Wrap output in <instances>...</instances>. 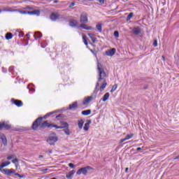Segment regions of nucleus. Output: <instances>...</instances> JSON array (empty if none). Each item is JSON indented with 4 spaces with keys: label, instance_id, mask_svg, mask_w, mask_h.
Listing matches in <instances>:
<instances>
[{
    "label": "nucleus",
    "instance_id": "obj_27",
    "mask_svg": "<svg viewBox=\"0 0 179 179\" xmlns=\"http://www.w3.org/2000/svg\"><path fill=\"white\" fill-rule=\"evenodd\" d=\"M63 131L66 135H71V130L69 129V127H65L63 129Z\"/></svg>",
    "mask_w": 179,
    "mask_h": 179
},
{
    "label": "nucleus",
    "instance_id": "obj_42",
    "mask_svg": "<svg viewBox=\"0 0 179 179\" xmlns=\"http://www.w3.org/2000/svg\"><path fill=\"white\" fill-rule=\"evenodd\" d=\"M74 6H75V1L72 2V3L69 6V8H73Z\"/></svg>",
    "mask_w": 179,
    "mask_h": 179
},
{
    "label": "nucleus",
    "instance_id": "obj_52",
    "mask_svg": "<svg viewBox=\"0 0 179 179\" xmlns=\"http://www.w3.org/2000/svg\"><path fill=\"white\" fill-rule=\"evenodd\" d=\"M177 159H179V155L176 157L174 158V160H177Z\"/></svg>",
    "mask_w": 179,
    "mask_h": 179
},
{
    "label": "nucleus",
    "instance_id": "obj_9",
    "mask_svg": "<svg viewBox=\"0 0 179 179\" xmlns=\"http://www.w3.org/2000/svg\"><path fill=\"white\" fill-rule=\"evenodd\" d=\"M115 51H116L115 48H112L110 50H106L105 54L108 57H113V55L115 54Z\"/></svg>",
    "mask_w": 179,
    "mask_h": 179
},
{
    "label": "nucleus",
    "instance_id": "obj_17",
    "mask_svg": "<svg viewBox=\"0 0 179 179\" xmlns=\"http://www.w3.org/2000/svg\"><path fill=\"white\" fill-rule=\"evenodd\" d=\"M69 26H71V27H77L78 21H76V20H72L69 22Z\"/></svg>",
    "mask_w": 179,
    "mask_h": 179
},
{
    "label": "nucleus",
    "instance_id": "obj_47",
    "mask_svg": "<svg viewBox=\"0 0 179 179\" xmlns=\"http://www.w3.org/2000/svg\"><path fill=\"white\" fill-rule=\"evenodd\" d=\"M24 9H29V10H31L33 9L30 6H27L24 8Z\"/></svg>",
    "mask_w": 179,
    "mask_h": 179
},
{
    "label": "nucleus",
    "instance_id": "obj_11",
    "mask_svg": "<svg viewBox=\"0 0 179 179\" xmlns=\"http://www.w3.org/2000/svg\"><path fill=\"white\" fill-rule=\"evenodd\" d=\"M0 139H1L3 144L4 146H6L8 145V139H6V136L3 134H0Z\"/></svg>",
    "mask_w": 179,
    "mask_h": 179
},
{
    "label": "nucleus",
    "instance_id": "obj_21",
    "mask_svg": "<svg viewBox=\"0 0 179 179\" xmlns=\"http://www.w3.org/2000/svg\"><path fill=\"white\" fill-rule=\"evenodd\" d=\"M34 36L35 40H38V38H41V37H43V34H41V32H36Z\"/></svg>",
    "mask_w": 179,
    "mask_h": 179
},
{
    "label": "nucleus",
    "instance_id": "obj_2",
    "mask_svg": "<svg viewBox=\"0 0 179 179\" xmlns=\"http://www.w3.org/2000/svg\"><path fill=\"white\" fill-rule=\"evenodd\" d=\"M97 71L99 73L98 82H101V80H103V83L100 87V91L103 92L107 87V80H106V78H108V76L107 73H106V71H104L103 65L99 62L97 63Z\"/></svg>",
    "mask_w": 179,
    "mask_h": 179
},
{
    "label": "nucleus",
    "instance_id": "obj_53",
    "mask_svg": "<svg viewBox=\"0 0 179 179\" xmlns=\"http://www.w3.org/2000/svg\"><path fill=\"white\" fill-rule=\"evenodd\" d=\"M43 157H44V156H43V155H39V159H43Z\"/></svg>",
    "mask_w": 179,
    "mask_h": 179
},
{
    "label": "nucleus",
    "instance_id": "obj_46",
    "mask_svg": "<svg viewBox=\"0 0 179 179\" xmlns=\"http://www.w3.org/2000/svg\"><path fill=\"white\" fill-rule=\"evenodd\" d=\"M99 3L104 4L105 0H99Z\"/></svg>",
    "mask_w": 179,
    "mask_h": 179
},
{
    "label": "nucleus",
    "instance_id": "obj_60",
    "mask_svg": "<svg viewBox=\"0 0 179 179\" xmlns=\"http://www.w3.org/2000/svg\"><path fill=\"white\" fill-rule=\"evenodd\" d=\"M52 166H50V167H49V169H52Z\"/></svg>",
    "mask_w": 179,
    "mask_h": 179
},
{
    "label": "nucleus",
    "instance_id": "obj_40",
    "mask_svg": "<svg viewBox=\"0 0 179 179\" xmlns=\"http://www.w3.org/2000/svg\"><path fill=\"white\" fill-rule=\"evenodd\" d=\"M56 118H64V114H59L56 116Z\"/></svg>",
    "mask_w": 179,
    "mask_h": 179
},
{
    "label": "nucleus",
    "instance_id": "obj_13",
    "mask_svg": "<svg viewBox=\"0 0 179 179\" xmlns=\"http://www.w3.org/2000/svg\"><path fill=\"white\" fill-rule=\"evenodd\" d=\"M60 124L62 125L60 126V128H62V129H64V128H69V124L64 120L60 121Z\"/></svg>",
    "mask_w": 179,
    "mask_h": 179
},
{
    "label": "nucleus",
    "instance_id": "obj_19",
    "mask_svg": "<svg viewBox=\"0 0 179 179\" xmlns=\"http://www.w3.org/2000/svg\"><path fill=\"white\" fill-rule=\"evenodd\" d=\"M28 15H37V16H40V10H35L33 11H28Z\"/></svg>",
    "mask_w": 179,
    "mask_h": 179
},
{
    "label": "nucleus",
    "instance_id": "obj_6",
    "mask_svg": "<svg viewBox=\"0 0 179 179\" xmlns=\"http://www.w3.org/2000/svg\"><path fill=\"white\" fill-rule=\"evenodd\" d=\"M58 141V137L57 136H49V138L46 140V142L49 143L50 145H55V142Z\"/></svg>",
    "mask_w": 179,
    "mask_h": 179
},
{
    "label": "nucleus",
    "instance_id": "obj_63",
    "mask_svg": "<svg viewBox=\"0 0 179 179\" xmlns=\"http://www.w3.org/2000/svg\"><path fill=\"white\" fill-rule=\"evenodd\" d=\"M126 1H128V0H126Z\"/></svg>",
    "mask_w": 179,
    "mask_h": 179
},
{
    "label": "nucleus",
    "instance_id": "obj_37",
    "mask_svg": "<svg viewBox=\"0 0 179 179\" xmlns=\"http://www.w3.org/2000/svg\"><path fill=\"white\" fill-rule=\"evenodd\" d=\"M99 86H100V83H96V87H95V90H94V93H95V94H97V87H99Z\"/></svg>",
    "mask_w": 179,
    "mask_h": 179
},
{
    "label": "nucleus",
    "instance_id": "obj_50",
    "mask_svg": "<svg viewBox=\"0 0 179 179\" xmlns=\"http://www.w3.org/2000/svg\"><path fill=\"white\" fill-rule=\"evenodd\" d=\"M136 150H137V152H139V150H142V148H138L136 149Z\"/></svg>",
    "mask_w": 179,
    "mask_h": 179
},
{
    "label": "nucleus",
    "instance_id": "obj_45",
    "mask_svg": "<svg viewBox=\"0 0 179 179\" xmlns=\"http://www.w3.org/2000/svg\"><path fill=\"white\" fill-rule=\"evenodd\" d=\"M148 89H149V85H144L143 90H148Z\"/></svg>",
    "mask_w": 179,
    "mask_h": 179
},
{
    "label": "nucleus",
    "instance_id": "obj_7",
    "mask_svg": "<svg viewBox=\"0 0 179 179\" xmlns=\"http://www.w3.org/2000/svg\"><path fill=\"white\" fill-rule=\"evenodd\" d=\"M1 173L6 174V176H12V174H15L16 171L13 169H3Z\"/></svg>",
    "mask_w": 179,
    "mask_h": 179
},
{
    "label": "nucleus",
    "instance_id": "obj_14",
    "mask_svg": "<svg viewBox=\"0 0 179 179\" xmlns=\"http://www.w3.org/2000/svg\"><path fill=\"white\" fill-rule=\"evenodd\" d=\"M91 100H93V96H88V97H87V98H85L84 99V101H83V104L84 105V106H86V105H87L89 103H90V101Z\"/></svg>",
    "mask_w": 179,
    "mask_h": 179
},
{
    "label": "nucleus",
    "instance_id": "obj_28",
    "mask_svg": "<svg viewBox=\"0 0 179 179\" xmlns=\"http://www.w3.org/2000/svg\"><path fill=\"white\" fill-rule=\"evenodd\" d=\"M12 37H13V34H12V33H10V32H8L6 34V40H10L12 38Z\"/></svg>",
    "mask_w": 179,
    "mask_h": 179
},
{
    "label": "nucleus",
    "instance_id": "obj_16",
    "mask_svg": "<svg viewBox=\"0 0 179 179\" xmlns=\"http://www.w3.org/2000/svg\"><path fill=\"white\" fill-rule=\"evenodd\" d=\"M69 108L70 110H76L78 108V102L75 101L72 104H70Z\"/></svg>",
    "mask_w": 179,
    "mask_h": 179
},
{
    "label": "nucleus",
    "instance_id": "obj_24",
    "mask_svg": "<svg viewBox=\"0 0 179 179\" xmlns=\"http://www.w3.org/2000/svg\"><path fill=\"white\" fill-rule=\"evenodd\" d=\"M89 37L91 38L92 43H96V37H94V34L89 33L88 34Z\"/></svg>",
    "mask_w": 179,
    "mask_h": 179
},
{
    "label": "nucleus",
    "instance_id": "obj_48",
    "mask_svg": "<svg viewBox=\"0 0 179 179\" xmlns=\"http://www.w3.org/2000/svg\"><path fill=\"white\" fill-rule=\"evenodd\" d=\"M125 141H127V139H125V138H122V139L120 140V143H122L125 142Z\"/></svg>",
    "mask_w": 179,
    "mask_h": 179
},
{
    "label": "nucleus",
    "instance_id": "obj_22",
    "mask_svg": "<svg viewBox=\"0 0 179 179\" xmlns=\"http://www.w3.org/2000/svg\"><path fill=\"white\" fill-rule=\"evenodd\" d=\"M80 27H81L82 29H84L85 30H93V27H86V24H81L80 25Z\"/></svg>",
    "mask_w": 179,
    "mask_h": 179
},
{
    "label": "nucleus",
    "instance_id": "obj_35",
    "mask_svg": "<svg viewBox=\"0 0 179 179\" xmlns=\"http://www.w3.org/2000/svg\"><path fill=\"white\" fill-rule=\"evenodd\" d=\"M134 137V134H127L126 137L124 138L126 141H128V139H131V138Z\"/></svg>",
    "mask_w": 179,
    "mask_h": 179
},
{
    "label": "nucleus",
    "instance_id": "obj_58",
    "mask_svg": "<svg viewBox=\"0 0 179 179\" xmlns=\"http://www.w3.org/2000/svg\"><path fill=\"white\" fill-rule=\"evenodd\" d=\"M20 36H23V33H21V34H20Z\"/></svg>",
    "mask_w": 179,
    "mask_h": 179
},
{
    "label": "nucleus",
    "instance_id": "obj_1",
    "mask_svg": "<svg viewBox=\"0 0 179 179\" xmlns=\"http://www.w3.org/2000/svg\"><path fill=\"white\" fill-rule=\"evenodd\" d=\"M38 127L42 128V129H45V128H55L56 129H62L61 126L54 124L52 123H48V121H44L43 122V117H38L32 124L31 128L33 131H37Z\"/></svg>",
    "mask_w": 179,
    "mask_h": 179
},
{
    "label": "nucleus",
    "instance_id": "obj_51",
    "mask_svg": "<svg viewBox=\"0 0 179 179\" xmlns=\"http://www.w3.org/2000/svg\"><path fill=\"white\" fill-rule=\"evenodd\" d=\"M58 2H59V1H58V0H55L54 1V3H58Z\"/></svg>",
    "mask_w": 179,
    "mask_h": 179
},
{
    "label": "nucleus",
    "instance_id": "obj_44",
    "mask_svg": "<svg viewBox=\"0 0 179 179\" xmlns=\"http://www.w3.org/2000/svg\"><path fill=\"white\" fill-rule=\"evenodd\" d=\"M153 45H154V47H157V40H155V41H154Z\"/></svg>",
    "mask_w": 179,
    "mask_h": 179
},
{
    "label": "nucleus",
    "instance_id": "obj_57",
    "mask_svg": "<svg viewBox=\"0 0 179 179\" xmlns=\"http://www.w3.org/2000/svg\"><path fill=\"white\" fill-rule=\"evenodd\" d=\"M48 169H43V171H47Z\"/></svg>",
    "mask_w": 179,
    "mask_h": 179
},
{
    "label": "nucleus",
    "instance_id": "obj_43",
    "mask_svg": "<svg viewBox=\"0 0 179 179\" xmlns=\"http://www.w3.org/2000/svg\"><path fill=\"white\" fill-rule=\"evenodd\" d=\"M13 155H10L8 157H7V160H12V159H13Z\"/></svg>",
    "mask_w": 179,
    "mask_h": 179
},
{
    "label": "nucleus",
    "instance_id": "obj_59",
    "mask_svg": "<svg viewBox=\"0 0 179 179\" xmlns=\"http://www.w3.org/2000/svg\"><path fill=\"white\" fill-rule=\"evenodd\" d=\"M52 135H57L55 133H52Z\"/></svg>",
    "mask_w": 179,
    "mask_h": 179
},
{
    "label": "nucleus",
    "instance_id": "obj_30",
    "mask_svg": "<svg viewBox=\"0 0 179 179\" xmlns=\"http://www.w3.org/2000/svg\"><path fill=\"white\" fill-rule=\"evenodd\" d=\"M96 29L98 30V31L99 33H101V31H103L102 30V27H101V24H98L96 25Z\"/></svg>",
    "mask_w": 179,
    "mask_h": 179
},
{
    "label": "nucleus",
    "instance_id": "obj_23",
    "mask_svg": "<svg viewBox=\"0 0 179 179\" xmlns=\"http://www.w3.org/2000/svg\"><path fill=\"white\" fill-rule=\"evenodd\" d=\"M83 124H85V121L83 120H78V126L80 129H82L83 128Z\"/></svg>",
    "mask_w": 179,
    "mask_h": 179
},
{
    "label": "nucleus",
    "instance_id": "obj_26",
    "mask_svg": "<svg viewBox=\"0 0 179 179\" xmlns=\"http://www.w3.org/2000/svg\"><path fill=\"white\" fill-rule=\"evenodd\" d=\"M83 115H90L92 110L90 109L82 111Z\"/></svg>",
    "mask_w": 179,
    "mask_h": 179
},
{
    "label": "nucleus",
    "instance_id": "obj_54",
    "mask_svg": "<svg viewBox=\"0 0 179 179\" xmlns=\"http://www.w3.org/2000/svg\"><path fill=\"white\" fill-rule=\"evenodd\" d=\"M128 170H129V169H128V168H126V169H125V173H128Z\"/></svg>",
    "mask_w": 179,
    "mask_h": 179
},
{
    "label": "nucleus",
    "instance_id": "obj_8",
    "mask_svg": "<svg viewBox=\"0 0 179 179\" xmlns=\"http://www.w3.org/2000/svg\"><path fill=\"white\" fill-rule=\"evenodd\" d=\"M7 12H19L21 15H29V11L20 10L19 9H9Z\"/></svg>",
    "mask_w": 179,
    "mask_h": 179
},
{
    "label": "nucleus",
    "instance_id": "obj_3",
    "mask_svg": "<svg viewBox=\"0 0 179 179\" xmlns=\"http://www.w3.org/2000/svg\"><path fill=\"white\" fill-rule=\"evenodd\" d=\"M93 170V168L91 167L90 166H87L83 168H80L77 171V176H80V174H83L84 176H86L87 174V171Z\"/></svg>",
    "mask_w": 179,
    "mask_h": 179
},
{
    "label": "nucleus",
    "instance_id": "obj_39",
    "mask_svg": "<svg viewBox=\"0 0 179 179\" xmlns=\"http://www.w3.org/2000/svg\"><path fill=\"white\" fill-rule=\"evenodd\" d=\"M12 163H13L14 164H16V163H19V159L15 158V159H13Z\"/></svg>",
    "mask_w": 179,
    "mask_h": 179
},
{
    "label": "nucleus",
    "instance_id": "obj_18",
    "mask_svg": "<svg viewBox=\"0 0 179 179\" xmlns=\"http://www.w3.org/2000/svg\"><path fill=\"white\" fill-rule=\"evenodd\" d=\"M90 124H92V120H87V122L85 124V126H84L85 131H89Z\"/></svg>",
    "mask_w": 179,
    "mask_h": 179
},
{
    "label": "nucleus",
    "instance_id": "obj_29",
    "mask_svg": "<svg viewBox=\"0 0 179 179\" xmlns=\"http://www.w3.org/2000/svg\"><path fill=\"white\" fill-rule=\"evenodd\" d=\"M73 174H75V171H71L66 176V177L68 178V179H70L72 176H73Z\"/></svg>",
    "mask_w": 179,
    "mask_h": 179
},
{
    "label": "nucleus",
    "instance_id": "obj_12",
    "mask_svg": "<svg viewBox=\"0 0 179 179\" xmlns=\"http://www.w3.org/2000/svg\"><path fill=\"white\" fill-rule=\"evenodd\" d=\"M50 19L53 22H55V20H58L59 19V14H57L55 13H53L50 15Z\"/></svg>",
    "mask_w": 179,
    "mask_h": 179
},
{
    "label": "nucleus",
    "instance_id": "obj_34",
    "mask_svg": "<svg viewBox=\"0 0 179 179\" xmlns=\"http://www.w3.org/2000/svg\"><path fill=\"white\" fill-rule=\"evenodd\" d=\"M132 17H134V13H130L127 16V20H131Z\"/></svg>",
    "mask_w": 179,
    "mask_h": 179
},
{
    "label": "nucleus",
    "instance_id": "obj_32",
    "mask_svg": "<svg viewBox=\"0 0 179 179\" xmlns=\"http://www.w3.org/2000/svg\"><path fill=\"white\" fill-rule=\"evenodd\" d=\"M83 40L84 41V44L87 45H88V43H87V38L86 37V35H85V34L83 35Z\"/></svg>",
    "mask_w": 179,
    "mask_h": 179
},
{
    "label": "nucleus",
    "instance_id": "obj_61",
    "mask_svg": "<svg viewBox=\"0 0 179 179\" xmlns=\"http://www.w3.org/2000/svg\"><path fill=\"white\" fill-rule=\"evenodd\" d=\"M28 87H30V85H28Z\"/></svg>",
    "mask_w": 179,
    "mask_h": 179
},
{
    "label": "nucleus",
    "instance_id": "obj_56",
    "mask_svg": "<svg viewBox=\"0 0 179 179\" xmlns=\"http://www.w3.org/2000/svg\"><path fill=\"white\" fill-rule=\"evenodd\" d=\"M51 153H52V150H49V154H51Z\"/></svg>",
    "mask_w": 179,
    "mask_h": 179
},
{
    "label": "nucleus",
    "instance_id": "obj_25",
    "mask_svg": "<svg viewBox=\"0 0 179 179\" xmlns=\"http://www.w3.org/2000/svg\"><path fill=\"white\" fill-rule=\"evenodd\" d=\"M109 97H110V93L108 92L106 93L102 98V101H107Z\"/></svg>",
    "mask_w": 179,
    "mask_h": 179
},
{
    "label": "nucleus",
    "instance_id": "obj_4",
    "mask_svg": "<svg viewBox=\"0 0 179 179\" xmlns=\"http://www.w3.org/2000/svg\"><path fill=\"white\" fill-rule=\"evenodd\" d=\"M10 128H12V126L9 124L8 122H0V131H2V129L9 130Z\"/></svg>",
    "mask_w": 179,
    "mask_h": 179
},
{
    "label": "nucleus",
    "instance_id": "obj_10",
    "mask_svg": "<svg viewBox=\"0 0 179 179\" xmlns=\"http://www.w3.org/2000/svg\"><path fill=\"white\" fill-rule=\"evenodd\" d=\"M12 103H13V104H15V106H17V107H22V106H23V102H22V101L20 100H17V99H11Z\"/></svg>",
    "mask_w": 179,
    "mask_h": 179
},
{
    "label": "nucleus",
    "instance_id": "obj_36",
    "mask_svg": "<svg viewBox=\"0 0 179 179\" xmlns=\"http://www.w3.org/2000/svg\"><path fill=\"white\" fill-rule=\"evenodd\" d=\"M113 36L114 37H115L116 38H118V37H120V32H118V31H115L113 33Z\"/></svg>",
    "mask_w": 179,
    "mask_h": 179
},
{
    "label": "nucleus",
    "instance_id": "obj_5",
    "mask_svg": "<svg viewBox=\"0 0 179 179\" xmlns=\"http://www.w3.org/2000/svg\"><path fill=\"white\" fill-rule=\"evenodd\" d=\"M80 23H89V19L87 18V14L86 13H83L80 17Z\"/></svg>",
    "mask_w": 179,
    "mask_h": 179
},
{
    "label": "nucleus",
    "instance_id": "obj_31",
    "mask_svg": "<svg viewBox=\"0 0 179 179\" xmlns=\"http://www.w3.org/2000/svg\"><path fill=\"white\" fill-rule=\"evenodd\" d=\"M117 87H118V85L115 84L112 87V89L110 90V93H113L117 90Z\"/></svg>",
    "mask_w": 179,
    "mask_h": 179
},
{
    "label": "nucleus",
    "instance_id": "obj_33",
    "mask_svg": "<svg viewBox=\"0 0 179 179\" xmlns=\"http://www.w3.org/2000/svg\"><path fill=\"white\" fill-rule=\"evenodd\" d=\"M52 114H55V112L48 113L45 116H43V118H44V120H45V118H48V117H50V115H52Z\"/></svg>",
    "mask_w": 179,
    "mask_h": 179
},
{
    "label": "nucleus",
    "instance_id": "obj_41",
    "mask_svg": "<svg viewBox=\"0 0 179 179\" xmlns=\"http://www.w3.org/2000/svg\"><path fill=\"white\" fill-rule=\"evenodd\" d=\"M69 166L71 169H75V165H73V164H72V163L69 164Z\"/></svg>",
    "mask_w": 179,
    "mask_h": 179
},
{
    "label": "nucleus",
    "instance_id": "obj_49",
    "mask_svg": "<svg viewBox=\"0 0 179 179\" xmlns=\"http://www.w3.org/2000/svg\"><path fill=\"white\" fill-rule=\"evenodd\" d=\"M34 90H35L34 88H29L30 92H34Z\"/></svg>",
    "mask_w": 179,
    "mask_h": 179
},
{
    "label": "nucleus",
    "instance_id": "obj_38",
    "mask_svg": "<svg viewBox=\"0 0 179 179\" xmlns=\"http://www.w3.org/2000/svg\"><path fill=\"white\" fill-rule=\"evenodd\" d=\"M15 176H17V177H19L20 178H24V175H20L18 173H15Z\"/></svg>",
    "mask_w": 179,
    "mask_h": 179
},
{
    "label": "nucleus",
    "instance_id": "obj_55",
    "mask_svg": "<svg viewBox=\"0 0 179 179\" xmlns=\"http://www.w3.org/2000/svg\"><path fill=\"white\" fill-rule=\"evenodd\" d=\"M162 59L164 61H166V57H164V56H162Z\"/></svg>",
    "mask_w": 179,
    "mask_h": 179
},
{
    "label": "nucleus",
    "instance_id": "obj_15",
    "mask_svg": "<svg viewBox=\"0 0 179 179\" xmlns=\"http://www.w3.org/2000/svg\"><path fill=\"white\" fill-rule=\"evenodd\" d=\"M9 164H10V162L9 161L3 162L1 164H0V171H3V167H6V166H9Z\"/></svg>",
    "mask_w": 179,
    "mask_h": 179
},
{
    "label": "nucleus",
    "instance_id": "obj_62",
    "mask_svg": "<svg viewBox=\"0 0 179 179\" xmlns=\"http://www.w3.org/2000/svg\"><path fill=\"white\" fill-rule=\"evenodd\" d=\"M0 12H2V10H0Z\"/></svg>",
    "mask_w": 179,
    "mask_h": 179
},
{
    "label": "nucleus",
    "instance_id": "obj_20",
    "mask_svg": "<svg viewBox=\"0 0 179 179\" xmlns=\"http://www.w3.org/2000/svg\"><path fill=\"white\" fill-rule=\"evenodd\" d=\"M141 28L139 27H136L133 29V33L134 34H136V36H138V34H141Z\"/></svg>",
    "mask_w": 179,
    "mask_h": 179
}]
</instances>
